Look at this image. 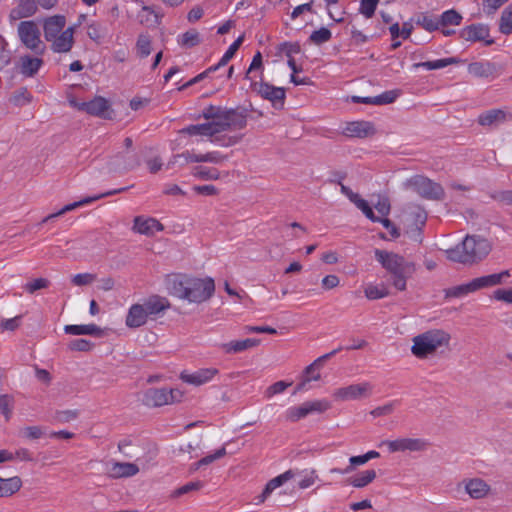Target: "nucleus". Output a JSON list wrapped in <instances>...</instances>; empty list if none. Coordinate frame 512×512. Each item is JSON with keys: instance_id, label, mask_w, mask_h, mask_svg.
Returning a JSON list of instances; mask_svg holds the SVG:
<instances>
[{"instance_id": "1", "label": "nucleus", "mask_w": 512, "mask_h": 512, "mask_svg": "<svg viewBox=\"0 0 512 512\" xmlns=\"http://www.w3.org/2000/svg\"><path fill=\"white\" fill-rule=\"evenodd\" d=\"M202 116L207 122L184 127L180 133L205 137L212 143L227 147L236 144L239 139L237 137L224 139L220 134L226 131L242 130L247 125V112L244 109H227L210 105L203 110Z\"/></svg>"}, {"instance_id": "2", "label": "nucleus", "mask_w": 512, "mask_h": 512, "mask_svg": "<svg viewBox=\"0 0 512 512\" xmlns=\"http://www.w3.org/2000/svg\"><path fill=\"white\" fill-rule=\"evenodd\" d=\"M170 294L188 301L202 303L207 301L215 291L212 278H196L187 275H176L169 280Z\"/></svg>"}, {"instance_id": "3", "label": "nucleus", "mask_w": 512, "mask_h": 512, "mask_svg": "<svg viewBox=\"0 0 512 512\" xmlns=\"http://www.w3.org/2000/svg\"><path fill=\"white\" fill-rule=\"evenodd\" d=\"M66 22V17L60 14L46 17L42 22L44 38L55 53H68L73 47L75 27L65 28Z\"/></svg>"}, {"instance_id": "4", "label": "nucleus", "mask_w": 512, "mask_h": 512, "mask_svg": "<svg viewBox=\"0 0 512 512\" xmlns=\"http://www.w3.org/2000/svg\"><path fill=\"white\" fill-rule=\"evenodd\" d=\"M491 251L490 242L478 236H466L461 244L446 250V256L453 262L474 264L485 258Z\"/></svg>"}, {"instance_id": "5", "label": "nucleus", "mask_w": 512, "mask_h": 512, "mask_svg": "<svg viewBox=\"0 0 512 512\" xmlns=\"http://www.w3.org/2000/svg\"><path fill=\"white\" fill-rule=\"evenodd\" d=\"M375 258L391 274L393 286L399 291L405 290L407 278L415 270L414 264L396 253L380 249L375 250Z\"/></svg>"}, {"instance_id": "6", "label": "nucleus", "mask_w": 512, "mask_h": 512, "mask_svg": "<svg viewBox=\"0 0 512 512\" xmlns=\"http://www.w3.org/2000/svg\"><path fill=\"white\" fill-rule=\"evenodd\" d=\"M450 339V334L444 330H428L412 339L411 352L415 357L425 359L435 354L440 348L447 347Z\"/></svg>"}, {"instance_id": "7", "label": "nucleus", "mask_w": 512, "mask_h": 512, "mask_svg": "<svg viewBox=\"0 0 512 512\" xmlns=\"http://www.w3.org/2000/svg\"><path fill=\"white\" fill-rule=\"evenodd\" d=\"M509 272L490 274L475 278L468 283L453 286L444 290L445 298H462L470 293L476 292L483 288L493 287L502 283L504 277H508Z\"/></svg>"}, {"instance_id": "8", "label": "nucleus", "mask_w": 512, "mask_h": 512, "mask_svg": "<svg viewBox=\"0 0 512 512\" xmlns=\"http://www.w3.org/2000/svg\"><path fill=\"white\" fill-rule=\"evenodd\" d=\"M17 34L21 43L37 55H43L46 46L41 40V33L38 25L32 21H21L17 27Z\"/></svg>"}, {"instance_id": "9", "label": "nucleus", "mask_w": 512, "mask_h": 512, "mask_svg": "<svg viewBox=\"0 0 512 512\" xmlns=\"http://www.w3.org/2000/svg\"><path fill=\"white\" fill-rule=\"evenodd\" d=\"M184 393L178 388H149L143 393V403L148 407H161L181 402Z\"/></svg>"}, {"instance_id": "10", "label": "nucleus", "mask_w": 512, "mask_h": 512, "mask_svg": "<svg viewBox=\"0 0 512 512\" xmlns=\"http://www.w3.org/2000/svg\"><path fill=\"white\" fill-rule=\"evenodd\" d=\"M404 185L407 189L416 192L418 195L426 199L439 200L444 196V190L440 184L421 175L411 177L404 183Z\"/></svg>"}, {"instance_id": "11", "label": "nucleus", "mask_w": 512, "mask_h": 512, "mask_svg": "<svg viewBox=\"0 0 512 512\" xmlns=\"http://www.w3.org/2000/svg\"><path fill=\"white\" fill-rule=\"evenodd\" d=\"M250 88L261 98L271 102L274 108H283L286 99L285 88L277 87L264 81H251Z\"/></svg>"}, {"instance_id": "12", "label": "nucleus", "mask_w": 512, "mask_h": 512, "mask_svg": "<svg viewBox=\"0 0 512 512\" xmlns=\"http://www.w3.org/2000/svg\"><path fill=\"white\" fill-rule=\"evenodd\" d=\"M455 497L462 499L468 495L471 499H483L490 492V486L480 478L463 479L454 488Z\"/></svg>"}, {"instance_id": "13", "label": "nucleus", "mask_w": 512, "mask_h": 512, "mask_svg": "<svg viewBox=\"0 0 512 512\" xmlns=\"http://www.w3.org/2000/svg\"><path fill=\"white\" fill-rule=\"evenodd\" d=\"M330 408V403L325 400L306 401L299 406H293L286 410V419L291 422L299 421L313 413H323Z\"/></svg>"}, {"instance_id": "14", "label": "nucleus", "mask_w": 512, "mask_h": 512, "mask_svg": "<svg viewBox=\"0 0 512 512\" xmlns=\"http://www.w3.org/2000/svg\"><path fill=\"white\" fill-rule=\"evenodd\" d=\"M69 104L73 108L86 112L92 116L110 118V105L104 97L97 96L87 102H78L76 99L70 98Z\"/></svg>"}, {"instance_id": "15", "label": "nucleus", "mask_w": 512, "mask_h": 512, "mask_svg": "<svg viewBox=\"0 0 512 512\" xmlns=\"http://www.w3.org/2000/svg\"><path fill=\"white\" fill-rule=\"evenodd\" d=\"M372 391V384L365 381L337 388L334 390L332 396L337 401H350L369 397Z\"/></svg>"}, {"instance_id": "16", "label": "nucleus", "mask_w": 512, "mask_h": 512, "mask_svg": "<svg viewBox=\"0 0 512 512\" xmlns=\"http://www.w3.org/2000/svg\"><path fill=\"white\" fill-rule=\"evenodd\" d=\"M108 165L113 171H128L138 167L140 165V159L135 152L125 150L116 153L110 159Z\"/></svg>"}, {"instance_id": "17", "label": "nucleus", "mask_w": 512, "mask_h": 512, "mask_svg": "<svg viewBox=\"0 0 512 512\" xmlns=\"http://www.w3.org/2000/svg\"><path fill=\"white\" fill-rule=\"evenodd\" d=\"M178 158H183L186 163H213L220 164L227 160V156L223 155L219 151H210L204 154H197L194 151H184L181 154L175 155L173 157V163L177 161Z\"/></svg>"}, {"instance_id": "18", "label": "nucleus", "mask_w": 512, "mask_h": 512, "mask_svg": "<svg viewBox=\"0 0 512 512\" xmlns=\"http://www.w3.org/2000/svg\"><path fill=\"white\" fill-rule=\"evenodd\" d=\"M387 446L389 452H404V451H421L427 446V443L422 439L414 438H400L396 440H385L380 443V446Z\"/></svg>"}, {"instance_id": "19", "label": "nucleus", "mask_w": 512, "mask_h": 512, "mask_svg": "<svg viewBox=\"0 0 512 512\" xmlns=\"http://www.w3.org/2000/svg\"><path fill=\"white\" fill-rule=\"evenodd\" d=\"M219 374V370L214 367L201 368L192 373L183 371L180 373L179 378L187 384L193 386H201L211 382L215 376Z\"/></svg>"}, {"instance_id": "20", "label": "nucleus", "mask_w": 512, "mask_h": 512, "mask_svg": "<svg viewBox=\"0 0 512 512\" xmlns=\"http://www.w3.org/2000/svg\"><path fill=\"white\" fill-rule=\"evenodd\" d=\"M125 190H126V188H120V189L108 191V192H105V193L97 194V195H94V196L85 197V198H83V199H81L79 201H76V202H73V203L65 205L62 209H60L56 213H52V214L46 216L42 220V222L46 223V222H48L50 220H53L56 217L62 216L63 214H65V213H67L69 211H72V210H74V209H76L78 207H82V206L91 204L92 202H94L96 200L102 199V198L110 196V195H114V194L120 193V192L125 191Z\"/></svg>"}, {"instance_id": "21", "label": "nucleus", "mask_w": 512, "mask_h": 512, "mask_svg": "<svg viewBox=\"0 0 512 512\" xmlns=\"http://www.w3.org/2000/svg\"><path fill=\"white\" fill-rule=\"evenodd\" d=\"M43 55L24 54L19 56L17 69L25 77L35 76L44 64Z\"/></svg>"}, {"instance_id": "22", "label": "nucleus", "mask_w": 512, "mask_h": 512, "mask_svg": "<svg viewBox=\"0 0 512 512\" xmlns=\"http://www.w3.org/2000/svg\"><path fill=\"white\" fill-rule=\"evenodd\" d=\"M139 467L135 463L111 461L106 464V473L110 478H127L135 476Z\"/></svg>"}, {"instance_id": "23", "label": "nucleus", "mask_w": 512, "mask_h": 512, "mask_svg": "<svg viewBox=\"0 0 512 512\" xmlns=\"http://www.w3.org/2000/svg\"><path fill=\"white\" fill-rule=\"evenodd\" d=\"M342 133L351 138H365L373 135L375 128L369 121H352L346 123Z\"/></svg>"}, {"instance_id": "24", "label": "nucleus", "mask_w": 512, "mask_h": 512, "mask_svg": "<svg viewBox=\"0 0 512 512\" xmlns=\"http://www.w3.org/2000/svg\"><path fill=\"white\" fill-rule=\"evenodd\" d=\"M164 229V226L155 218L137 216L134 219L133 230L139 234L152 236Z\"/></svg>"}, {"instance_id": "25", "label": "nucleus", "mask_w": 512, "mask_h": 512, "mask_svg": "<svg viewBox=\"0 0 512 512\" xmlns=\"http://www.w3.org/2000/svg\"><path fill=\"white\" fill-rule=\"evenodd\" d=\"M141 304L148 318L156 317L170 308L169 300L166 297L159 295H152L145 299Z\"/></svg>"}, {"instance_id": "26", "label": "nucleus", "mask_w": 512, "mask_h": 512, "mask_svg": "<svg viewBox=\"0 0 512 512\" xmlns=\"http://www.w3.org/2000/svg\"><path fill=\"white\" fill-rule=\"evenodd\" d=\"M297 474L298 473L295 470L289 469L268 481L265 485V488L263 489V492L257 497V503H263L275 489L281 487L287 481L295 478Z\"/></svg>"}, {"instance_id": "27", "label": "nucleus", "mask_w": 512, "mask_h": 512, "mask_svg": "<svg viewBox=\"0 0 512 512\" xmlns=\"http://www.w3.org/2000/svg\"><path fill=\"white\" fill-rule=\"evenodd\" d=\"M15 2V7H13L9 13L10 21H17L22 18L31 17L38 10L35 0H15Z\"/></svg>"}, {"instance_id": "28", "label": "nucleus", "mask_w": 512, "mask_h": 512, "mask_svg": "<svg viewBox=\"0 0 512 512\" xmlns=\"http://www.w3.org/2000/svg\"><path fill=\"white\" fill-rule=\"evenodd\" d=\"M468 73L477 78H494L499 70L495 63L490 61H476L468 65Z\"/></svg>"}, {"instance_id": "29", "label": "nucleus", "mask_w": 512, "mask_h": 512, "mask_svg": "<svg viewBox=\"0 0 512 512\" xmlns=\"http://www.w3.org/2000/svg\"><path fill=\"white\" fill-rule=\"evenodd\" d=\"M259 344V339L247 338L243 340H233L226 343H220L218 344V348L225 354H237L250 348L256 347Z\"/></svg>"}, {"instance_id": "30", "label": "nucleus", "mask_w": 512, "mask_h": 512, "mask_svg": "<svg viewBox=\"0 0 512 512\" xmlns=\"http://www.w3.org/2000/svg\"><path fill=\"white\" fill-rule=\"evenodd\" d=\"M148 321V316L141 303L133 304L126 315L125 325L128 328H139L145 325Z\"/></svg>"}, {"instance_id": "31", "label": "nucleus", "mask_w": 512, "mask_h": 512, "mask_svg": "<svg viewBox=\"0 0 512 512\" xmlns=\"http://www.w3.org/2000/svg\"><path fill=\"white\" fill-rule=\"evenodd\" d=\"M341 192L348 197V199L355 204V206L362 211V213L369 220H376V215L374 214L372 208L368 204V202L362 199L357 193H354L349 187L341 184Z\"/></svg>"}, {"instance_id": "32", "label": "nucleus", "mask_w": 512, "mask_h": 512, "mask_svg": "<svg viewBox=\"0 0 512 512\" xmlns=\"http://www.w3.org/2000/svg\"><path fill=\"white\" fill-rule=\"evenodd\" d=\"M508 113L503 109H490L484 111L478 116V123L481 126H493L504 123L507 120Z\"/></svg>"}, {"instance_id": "33", "label": "nucleus", "mask_w": 512, "mask_h": 512, "mask_svg": "<svg viewBox=\"0 0 512 512\" xmlns=\"http://www.w3.org/2000/svg\"><path fill=\"white\" fill-rule=\"evenodd\" d=\"M399 96V92L395 90L386 91L375 97H358L354 96L352 99L356 103H364V104H373V105H383L393 103L397 97Z\"/></svg>"}, {"instance_id": "34", "label": "nucleus", "mask_w": 512, "mask_h": 512, "mask_svg": "<svg viewBox=\"0 0 512 512\" xmlns=\"http://www.w3.org/2000/svg\"><path fill=\"white\" fill-rule=\"evenodd\" d=\"M461 36L466 41H481L489 36V29L483 24H473L465 27L461 32Z\"/></svg>"}, {"instance_id": "35", "label": "nucleus", "mask_w": 512, "mask_h": 512, "mask_svg": "<svg viewBox=\"0 0 512 512\" xmlns=\"http://www.w3.org/2000/svg\"><path fill=\"white\" fill-rule=\"evenodd\" d=\"M64 332L69 335H92L101 336L103 330L96 324H82V325H65Z\"/></svg>"}, {"instance_id": "36", "label": "nucleus", "mask_w": 512, "mask_h": 512, "mask_svg": "<svg viewBox=\"0 0 512 512\" xmlns=\"http://www.w3.org/2000/svg\"><path fill=\"white\" fill-rule=\"evenodd\" d=\"M22 487V480L18 476L10 478L0 477V498L10 497L17 493Z\"/></svg>"}, {"instance_id": "37", "label": "nucleus", "mask_w": 512, "mask_h": 512, "mask_svg": "<svg viewBox=\"0 0 512 512\" xmlns=\"http://www.w3.org/2000/svg\"><path fill=\"white\" fill-rule=\"evenodd\" d=\"M376 471L373 469L365 470L349 479L350 485L355 488H363L374 481Z\"/></svg>"}, {"instance_id": "38", "label": "nucleus", "mask_w": 512, "mask_h": 512, "mask_svg": "<svg viewBox=\"0 0 512 512\" xmlns=\"http://www.w3.org/2000/svg\"><path fill=\"white\" fill-rule=\"evenodd\" d=\"M364 294L369 300H377L387 297L389 290L384 284H368L364 289Z\"/></svg>"}, {"instance_id": "39", "label": "nucleus", "mask_w": 512, "mask_h": 512, "mask_svg": "<svg viewBox=\"0 0 512 512\" xmlns=\"http://www.w3.org/2000/svg\"><path fill=\"white\" fill-rule=\"evenodd\" d=\"M456 62V59L453 57L450 58H442L436 59L433 61H425L414 64L415 68H424L426 70H438L445 68Z\"/></svg>"}, {"instance_id": "40", "label": "nucleus", "mask_w": 512, "mask_h": 512, "mask_svg": "<svg viewBox=\"0 0 512 512\" xmlns=\"http://www.w3.org/2000/svg\"><path fill=\"white\" fill-rule=\"evenodd\" d=\"M177 42L181 47L192 48L200 43V34L194 30H188L177 38Z\"/></svg>"}, {"instance_id": "41", "label": "nucleus", "mask_w": 512, "mask_h": 512, "mask_svg": "<svg viewBox=\"0 0 512 512\" xmlns=\"http://www.w3.org/2000/svg\"><path fill=\"white\" fill-rule=\"evenodd\" d=\"M426 220H427V214L420 207L413 208V210L408 214V217H407V221H409L413 225H415L416 232L420 231V229L425 225Z\"/></svg>"}, {"instance_id": "42", "label": "nucleus", "mask_w": 512, "mask_h": 512, "mask_svg": "<svg viewBox=\"0 0 512 512\" xmlns=\"http://www.w3.org/2000/svg\"><path fill=\"white\" fill-rule=\"evenodd\" d=\"M15 399L10 394L0 395V413L4 416L6 421H9L13 414Z\"/></svg>"}, {"instance_id": "43", "label": "nucleus", "mask_w": 512, "mask_h": 512, "mask_svg": "<svg viewBox=\"0 0 512 512\" xmlns=\"http://www.w3.org/2000/svg\"><path fill=\"white\" fill-rule=\"evenodd\" d=\"M499 31L504 35L512 32V4L507 6L501 13Z\"/></svg>"}, {"instance_id": "44", "label": "nucleus", "mask_w": 512, "mask_h": 512, "mask_svg": "<svg viewBox=\"0 0 512 512\" xmlns=\"http://www.w3.org/2000/svg\"><path fill=\"white\" fill-rule=\"evenodd\" d=\"M298 474L296 476L301 477L300 481L298 482V487L300 489H307L310 486H312L316 480L318 479V475L316 473V470L314 469H306L303 471L295 470Z\"/></svg>"}, {"instance_id": "45", "label": "nucleus", "mask_w": 512, "mask_h": 512, "mask_svg": "<svg viewBox=\"0 0 512 512\" xmlns=\"http://www.w3.org/2000/svg\"><path fill=\"white\" fill-rule=\"evenodd\" d=\"M193 175L201 180H218L221 177V173L216 168H209L199 166L194 168Z\"/></svg>"}, {"instance_id": "46", "label": "nucleus", "mask_w": 512, "mask_h": 512, "mask_svg": "<svg viewBox=\"0 0 512 512\" xmlns=\"http://www.w3.org/2000/svg\"><path fill=\"white\" fill-rule=\"evenodd\" d=\"M244 41V35L239 36L226 50L223 54L219 62L215 65L220 68L221 66H225L235 55L239 47Z\"/></svg>"}, {"instance_id": "47", "label": "nucleus", "mask_w": 512, "mask_h": 512, "mask_svg": "<svg viewBox=\"0 0 512 512\" xmlns=\"http://www.w3.org/2000/svg\"><path fill=\"white\" fill-rule=\"evenodd\" d=\"M415 23L429 32L435 31L439 28V21L424 13H421L416 17Z\"/></svg>"}, {"instance_id": "48", "label": "nucleus", "mask_w": 512, "mask_h": 512, "mask_svg": "<svg viewBox=\"0 0 512 512\" xmlns=\"http://www.w3.org/2000/svg\"><path fill=\"white\" fill-rule=\"evenodd\" d=\"M106 29L98 22H91L87 25L86 34L87 36L95 41L100 42L104 37Z\"/></svg>"}, {"instance_id": "49", "label": "nucleus", "mask_w": 512, "mask_h": 512, "mask_svg": "<svg viewBox=\"0 0 512 512\" xmlns=\"http://www.w3.org/2000/svg\"><path fill=\"white\" fill-rule=\"evenodd\" d=\"M137 53L141 58H146L151 53V39L148 35H139L136 43Z\"/></svg>"}, {"instance_id": "50", "label": "nucleus", "mask_w": 512, "mask_h": 512, "mask_svg": "<svg viewBox=\"0 0 512 512\" xmlns=\"http://www.w3.org/2000/svg\"><path fill=\"white\" fill-rule=\"evenodd\" d=\"M332 37L331 31L326 27H321L318 30H315L311 33L309 40L316 44L321 45L323 43L328 42Z\"/></svg>"}, {"instance_id": "51", "label": "nucleus", "mask_w": 512, "mask_h": 512, "mask_svg": "<svg viewBox=\"0 0 512 512\" xmlns=\"http://www.w3.org/2000/svg\"><path fill=\"white\" fill-rule=\"evenodd\" d=\"M461 20L462 16L457 11L451 9L442 13L439 25H459L461 23Z\"/></svg>"}, {"instance_id": "52", "label": "nucleus", "mask_w": 512, "mask_h": 512, "mask_svg": "<svg viewBox=\"0 0 512 512\" xmlns=\"http://www.w3.org/2000/svg\"><path fill=\"white\" fill-rule=\"evenodd\" d=\"M32 101V95L27 88H20L11 98V102L16 106H24Z\"/></svg>"}, {"instance_id": "53", "label": "nucleus", "mask_w": 512, "mask_h": 512, "mask_svg": "<svg viewBox=\"0 0 512 512\" xmlns=\"http://www.w3.org/2000/svg\"><path fill=\"white\" fill-rule=\"evenodd\" d=\"M333 356V353H326L320 357H318L314 362H312L310 365H308L304 370L303 376H312L315 375L316 372L320 373V368L322 366L323 361L331 358Z\"/></svg>"}, {"instance_id": "54", "label": "nucleus", "mask_w": 512, "mask_h": 512, "mask_svg": "<svg viewBox=\"0 0 512 512\" xmlns=\"http://www.w3.org/2000/svg\"><path fill=\"white\" fill-rule=\"evenodd\" d=\"M203 487V483L201 481H193V482H189L177 489H175L171 496L172 497H180L184 494H188L192 491H197L199 489H201Z\"/></svg>"}, {"instance_id": "55", "label": "nucleus", "mask_w": 512, "mask_h": 512, "mask_svg": "<svg viewBox=\"0 0 512 512\" xmlns=\"http://www.w3.org/2000/svg\"><path fill=\"white\" fill-rule=\"evenodd\" d=\"M258 69L263 70L262 54L259 51H257L254 54V56L252 58V62L250 63V66H249V68H248V70L246 72L245 78L253 81L252 78L250 77V74L254 70H258ZM262 77H263V71H261V73H260V79H262Z\"/></svg>"}, {"instance_id": "56", "label": "nucleus", "mask_w": 512, "mask_h": 512, "mask_svg": "<svg viewBox=\"0 0 512 512\" xmlns=\"http://www.w3.org/2000/svg\"><path fill=\"white\" fill-rule=\"evenodd\" d=\"M96 275L92 273H79L72 277L71 281L75 286H86L92 284Z\"/></svg>"}, {"instance_id": "57", "label": "nucleus", "mask_w": 512, "mask_h": 512, "mask_svg": "<svg viewBox=\"0 0 512 512\" xmlns=\"http://www.w3.org/2000/svg\"><path fill=\"white\" fill-rule=\"evenodd\" d=\"M226 448L223 446L219 449H217L214 453L209 454L203 458H201L199 461H197V466H206L214 462L215 460H218L226 455Z\"/></svg>"}, {"instance_id": "58", "label": "nucleus", "mask_w": 512, "mask_h": 512, "mask_svg": "<svg viewBox=\"0 0 512 512\" xmlns=\"http://www.w3.org/2000/svg\"><path fill=\"white\" fill-rule=\"evenodd\" d=\"M379 0H361L360 13L366 18H371L376 10Z\"/></svg>"}, {"instance_id": "59", "label": "nucleus", "mask_w": 512, "mask_h": 512, "mask_svg": "<svg viewBox=\"0 0 512 512\" xmlns=\"http://www.w3.org/2000/svg\"><path fill=\"white\" fill-rule=\"evenodd\" d=\"M50 282L46 278H37L31 282H28L24 285V289L30 293L33 294L35 291L47 288L49 286Z\"/></svg>"}, {"instance_id": "60", "label": "nucleus", "mask_w": 512, "mask_h": 512, "mask_svg": "<svg viewBox=\"0 0 512 512\" xmlns=\"http://www.w3.org/2000/svg\"><path fill=\"white\" fill-rule=\"evenodd\" d=\"M7 47V41L2 35H0V70L10 63V51Z\"/></svg>"}, {"instance_id": "61", "label": "nucleus", "mask_w": 512, "mask_h": 512, "mask_svg": "<svg viewBox=\"0 0 512 512\" xmlns=\"http://www.w3.org/2000/svg\"><path fill=\"white\" fill-rule=\"evenodd\" d=\"M374 207L383 218L387 217L391 210L390 201L386 196H380Z\"/></svg>"}, {"instance_id": "62", "label": "nucleus", "mask_w": 512, "mask_h": 512, "mask_svg": "<svg viewBox=\"0 0 512 512\" xmlns=\"http://www.w3.org/2000/svg\"><path fill=\"white\" fill-rule=\"evenodd\" d=\"M22 316H15L9 319H2L0 321V329L2 331H15L21 324Z\"/></svg>"}, {"instance_id": "63", "label": "nucleus", "mask_w": 512, "mask_h": 512, "mask_svg": "<svg viewBox=\"0 0 512 512\" xmlns=\"http://www.w3.org/2000/svg\"><path fill=\"white\" fill-rule=\"evenodd\" d=\"M71 351H89L92 348V343L86 339H74L68 344Z\"/></svg>"}, {"instance_id": "64", "label": "nucleus", "mask_w": 512, "mask_h": 512, "mask_svg": "<svg viewBox=\"0 0 512 512\" xmlns=\"http://www.w3.org/2000/svg\"><path fill=\"white\" fill-rule=\"evenodd\" d=\"M492 197L501 204L512 205V190L495 192Z\"/></svg>"}]
</instances>
